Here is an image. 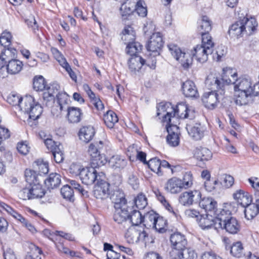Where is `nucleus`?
Masks as SVG:
<instances>
[{"instance_id": "cd10ccee", "label": "nucleus", "mask_w": 259, "mask_h": 259, "mask_svg": "<svg viewBox=\"0 0 259 259\" xmlns=\"http://www.w3.org/2000/svg\"><path fill=\"white\" fill-rule=\"evenodd\" d=\"M187 131L189 135L194 140H201L204 136V130L200 124L196 123L193 126L187 124Z\"/></svg>"}, {"instance_id": "aec40b11", "label": "nucleus", "mask_w": 259, "mask_h": 259, "mask_svg": "<svg viewBox=\"0 0 259 259\" xmlns=\"http://www.w3.org/2000/svg\"><path fill=\"white\" fill-rule=\"evenodd\" d=\"M199 206L208 214H220L217 209V202L211 197L200 198L198 201Z\"/></svg>"}, {"instance_id": "f3484780", "label": "nucleus", "mask_w": 259, "mask_h": 259, "mask_svg": "<svg viewBox=\"0 0 259 259\" xmlns=\"http://www.w3.org/2000/svg\"><path fill=\"white\" fill-rule=\"evenodd\" d=\"M175 122L171 124H167L166 126L168 135L166 137L167 144L171 147H176L180 143V131L179 127L175 124Z\"/></svg>"}, {"instance_id": "393cba45", "label": "nucleus", "mask_w": 259, "mask_h": 259, "mask_svg": "<svg viewBox=\"0 0 259 259\" xmlns=\"http://www.w3.org/2000/svg\"><path fill=\"white\" fill-rule=\"evenodd\" d=\"M183 93L186 97L196 98L199 97V93L195 83L190 80H187L183 83Z\"/></svg>"}, {"instance_id": "f257e3e1", "label": "nucleus", "mask_w": 259, "mask_h": 259, "mask_svg": "<svg viewBox=\"0 0 259 259\" xmlns=\"http://www.w3.org/2000/svg\"><path fill=\"white\" fill-rule=\"evenodd\" d=\"M234 91L235 104L247 105L252 102L253 97L259 96V82L254 84L250 78L240 77L234 82Z\"/></svg>"}, {"instance_id": "13d9d810", "label": "nucleus", "mask_w": 259, "mask_h": 259, "mask_svg": "<svg viewBox=\"0 0 259 259\" xmlns=\"http://www.w3.org/2000/svg\"><path fill=\"white\" fill-rule=\"evenodd\" d=\"M35 163L37 167H34L35 169H38V173L40 175L48 174L49 172V165L48 163L36 161L35 162Z\"/></svg>"}, {"instance_id": "79ce46f5", "label": "nucleus", "mask_w": 259, "mask_h": 259, "mask_svg": "<svg viewBox=\"0 0 259 259\" xmlns=\"http://www.w3.org/2000/svg\"><path fill=\"white\" fill-rule=\"evenodd\" d=\"M244 207L245 217L248 220H252L259 213L257 208L251 203L245 206Z\"/></svg>"}, {"instance_id": "bb28decb", "label": "nucleus", "mask_w": 259, "mask_h": 259, "mask_svg": "<svg viewBox=\"0 0 259 259\" xmlns=\"http://www.w3.org/2000/svg\"><path fill=\"white\" fill-rule=\"evenodd\" d=\"M233 198L237 203L242 207H245L249 204L252 201L251 195L248 192L241 189L237 190L236 192L233 194Z\"/></svg>"}, {"instance_id": "4c0bfd02", "label": "nucleus", "mask_w": 259, "mask_h": 259, "mask_svg": "<svg viewBox=\"0 0 259 259\" xmlns=\"http://www.w3.org/2000/svg\"><path fill=\"white\" fill-rule=\"evenodd\" d=\"M142 49V46L139 42L134 41L127 45L126 48V53L131 57L139 56L138 54L141 52Z\"/></svg>"}, {"instance_id": "09e8293b", "label": "nucleus", "mask_w": 259, "mask_h": 259, "mask_svg": "<svg viewBox=\"0 0 259 259\" xmlns=\"http://www.w3.org/2000/svg\"><path fill=\"white\" fill-rule=\"evenodd\" d=\"M57 97L60 107V110L61 111L65 110L68 106V103L69 101L68 95L65 93H59L58 95H57Z\"/></svg>"}, {"instance_id": "680f3d73", "label": "nucleus", "mask_w": 259, "mask_h": 259, "mask_svg": "<svg viewBox=\"0 0 259 259\" xmlns=\"http://www.w3.org/2000/svg\"><path fill=\"white\" fill-rule=\"evenodd\" d=\"M70 186L76 191H78L82 195H85L87 194V191L84 190L80 185L75 180H70L69 182Z\"/></svg>"}, {"instance_id": "5701e85b", "label": "nucleus", "mask_w": 259, "mask_h": 259, "mask_svg": "<svg viewBox=\"0 0 259 259\" xmlns=\"http://www.w3.org/2000/svg\"><path fill=\"white\" fill-rule=\"evenodd\" d=\"M66 109L67 111L66 117L69 123H77L81 120L83 113L80 108L67 106Z\"/></svg>"}, {"instance_id": "c756f323", "label": "nucleus", "mask_w": 259, "mask_h": 259, "mask_svg": "<svg viewBox=\"0 0 259 259\" xmlns=\"http://www.w3.org/2000/svg\"><path fill=\"white\" fill-rule=\"evenodd\" d=\"M145 63V60L141 56H133L128 60V68L131 72L136 74L140 71Z\"/></svg>"}, {"instance_id": "473e14b6", "label": "nucleus", "mask_w": 259, "mask_h": 259, "mask_svg": "<svg viewBox=\"0 0 259 259\" xmlns=\"http://www.w3.org/2000/svg\"><path fill=\"white\" fill-rule=\"evenodd\" d=\"M108 163L110 167L114 169H120L124 168L127 164V161L123 157L115 155L112 156L108 160Z\"/></svg>"}, {"instance_id": "4468645a", "label": "nucleus", "mask_w": 259, "mask_h": 259, "mask_svg": "<svg viewBox=\"0 0 259 259\" xmlns=\"http://www.w3.org/2000/svg\"><path fill=\"white\" fill-rule=\"evenodd\" d=\"M105 178L100 177L94 187V195L98 199L104 200L109 197L110 194V184L104 180Z\"/></svg>"}, {"instance_id": "c03bdc74", "label": "nucleus", "mask_w": 259, "mask_h": 259, "mask_svg": "<svg viewBox=\"0 0 259 259\" xmlns=\"http://www.w3.org/2000/svg\"><path fill=\"white\" fill-rule=\"evenodd\" d=\"M230 253L235 257H242L244 254L243 247L242 243L240 241L234 243L231 246Z\"/></svg>"}, {"instance_id": "c9c22d12", "label": "nucleus", "mask_w": 259, "mask_h": 259, "mask_svg": "<svg viewBox=\"0 0 259 259\" xmlns=\"http://www.w3.org/2000/svg\"><path fill=\"white\" fill-rule=\"evenodd\" d=\"M211 30V23L209 18L206 16H203L201 18L198 27V30L200 34L209 33Z\"/></svg>"}, {"instance_id": "a878e982", "label": "nucleus", "mask_w": 259, "mask_h": 259, "mask_svg": "<svg viewBox=\"0 0 259 259\" xmlns=\"http://www.w3.org/2000/svg\"><path fill=\"white\" fill-rule=\"evenodd\" d=\"M17 51L16 52V54ZM16 54L13 56V54L11 53L10 55L6 56L8 59L6 62L8 61V63L7 65V69L8 73L11 74H16L18 73L22 69L23 64V63L17 59H11L9 60V56L11 58L15 57Z\"/></svg>"}, {"instance_id": "a18cd8bd", "label": "nucleus", "mask_w": 259, "mask_h": 259, "mask_svg": "<svg viewBox=\"0 0 259 259\" xmlns=\"http://www.w3.org/2000/svg\"><path fill=\"white\" fill-rule=\"evenodd\" d=\"M25 177L26 181L30 186L39 182L36 172L34 170L26 169L25 171Z\"/></svg>"}, {"instance_id": "5fc2aeb1", "label": "nucleus", "mask_w": 259, "mask_h": 259, "mask_svg": "<svg viewBox=\"0 0 259 259\" xmlns=\"http://www.w3.org/2000/svg\"><path fill=\"white\" fill-rule=\"evenodd\" d=\"M46 81L42 76L35 77L33 80V88L36 91H42L46 88Z\"/></svg>"}, {"instance_id": "0e129e2a", "label": "nucleus", "mask_w": 259, "mask_h": 259, "mask_svg": "<svg viewBox=\"0 0 259 259\" xmlns=\"http://www.w3.org/2000/svg\"><path fill=\"white\" fill-rule=\"evenodd\" d=\"M197 254L194 250L185 248L180 259H196Z\"/></svg>"}, {"instance_id": "7c9ffc66", "label": "nucleus", "mask_w": 259, "mask_h": 259, "mask_svg": "<svg viewBox=\"0 0 259 259\" xmlns=\"http://www.w3.org/2000/svg\"><path fill=\"white\" fill-rule=\"evenodd\" d=\"M95 133V130L93 126H86L80 129L78 136L81 141L88 143L93 139Z\"/></svg>"}, {"instance_id": "0eeeda50", "label": "nucleus", "mask_w": 259, "mask_h": 259, "mask_svg": "<svg viewBox=\"0 0 259 259\" xmlns=\"http://www.w3.org/2000/svg\"><path fill=\"white\" fill-rule=\"evenodd\" d=\"M21 110L27 113L29 118L33 120L38 119L43 111L41 106L35 102L34 98L30 95L24 97Z\"/></svg>"}, {"instance_id": "b1692460", "label": "nucleus", "mask_w": 259, "mask_h": 259, "mask_svg": "<svg viewBox=\"0 0 259 259\" xmlns=\"http://www.w3.org/2000/svg\"><path fill=\"white\" fill-rule=\"evenodd\" d=\"M182 180L176 177L169 179L165 183L164 189L171 194H177L184 188Z\"/></svg>"}, {"instance_id": "6e6d98bb", "label": "nucleus", "mask_w": 259, "mask_h": 259, "mask_svg": "<svg viewBox=\"0 0 259 259\" xmlns=\"http://www.w3.org/2000/svg\"><path fill=\"white\" fill-rule=\"evenodd\" d=\"M202 42L201 46L203 47H208L211 49V50L213 51L214 44L212 41V37L209 35V33L204 34H201Z\"/></svg>"}, {"instance_id": "603ef678", "label": "nucleus", "mask_w": 259, "mask_h": 259, "mask_svg": "<svg viewBox=\"0 0 259 259\" xmlns=\"http://www.w3.org/2000/svg\"><path fill=\"white\" fill-rule=\"evenodd\" d=\"M23 98L20 97L18 95L10 94L7 98V102L13 106L18 105L21 109V105L23 102Z\"/></svg>"}, {"instance_id": "20e7f679", "label": "nucleus", "mask_w": 259, "mask_h": 259, "mask_svg": "<svg viewBox=\"0 0 259 259\" xmlns=\"http://www.w3.org/2000/svg\"><path fill=\"white\" fill-rule=\"evenodd\" d=\"M111 199L114 203L115 211L113 214V220L118 224H122L128 221L129 210L133 207L129 206L125 198L123 193L116 192L114 193Z\"/></svg>"}, {"instance_id": "052dcab7", "label": "nucleus", "mask_w": 259, "mask_h": 259, "mask_svg": "<svg viewBox=\"0 0 259 259\" xmlns=\"http://www.w3.org/2000/svg\"><path fill=\"white\" fill-rule=\"evenodd\" d=\"M184 250L185 249L177 248L175 246H172L169 252L170 256L173 259H180Z\"/></svg>"}, {"instance_id": "4be33fe9", "label": "nucleus", "mask_w": 259, "mask_h": 259, "mask_svg": "<svg viewBox=\"0 0 259 259\" xmlns=\"http://www.w3.org/2000/svg\"><path fill=\"white\" fill-rule=\"evenodd\" d=\"M60 85L57 83H53L47 88L43 94L44 103L46 106H49L54 102V97L60 93Z\"/></svg>"}, {"instance_id": "de8ad7c7", "label": "nucleus", "mask_w": 259, "mask_h": 259, "mask_svg": "<svg viewBox=\"0 0 259 259\" xmlns=\"http://www.w3.org/2000/svg\"><path fill=\"white\" fill-rule=\"evenodd\" d=\"M31 250L25 256V259H41L39 256L42 254L41 249L34 244H31L30 246Z\"/></svg>"}, {"instance_id": "c85d7f7f", "label": "nucleus", "mask_w": 259, "mask_h": 259, "mask_svg": "<svg viewBox=\"0 0 259 259\" xmlns=\"http://www.w3.org/2000/svg\"><path fill=\"white\" fill-rule=\"evenodd\" d=\"M170 241L172 246L177 248L185 249L187 241L185 236L179 232L174 233L170 237Z\"/></svg>"}, {"instance_id": "774afa93", "label": "nucleus", "mask_w": 259, "mask_h": 259, "mask_svg": "<svg viewBox=\"0 0 259 259\" xmlns=\"http://www.w3.org/2000/svg\"><path fill=\"white\" fill-rule=\"evenodd\" d=\"M218 184V180H208L205 181L204 183V185L205 189L208 192H211L215 188V185Z\"/></svg>"}, {"instance_id": "f8f14e48", "label": "nucleus", "mask_w": 259, "mask_h": 259, "mask_svg": "<svg viewBox=\"0 0 259 259\" xmlns=\"http://www.w3.org/2000/svg\"><path fill=\"white\" fill-rule=\"evenodd\" d=\"M207 87L211 90V91L205 92L202 97V101L205 107L209 109L215 108L219 102V94L222 95L224 94H221V90H212L210 87Z\"/></svg>"}, {"instance_id": "bf43d9fd", "label": "nucleus", "mask_w": 259, "mask_h": 259, "mask_svg": "<svg viewBox=\"0 0 259 259\" xmlns=\"http://www.w3.org/2000/svg\"><path fill=\"white\" fill-rule=\"evenodd\" d=\"M182 181L184 188L187 189L190 187L193 184V177L191 172L190 171L186 172Z\"/></svg>"}, {"instance_id": "f704fd0d", "label": "nucleus", "mask_w": 259, "mask_h": 259, "mask_svg": "<svg viewBox=\"0 0 259 259\" xmlns=\"http://www.w3.org/2000/svg\"><path fill=\"white\" fill-rule=\"evenodd\" d=\"M61 183V176L57 173L51 174L48 178L45 181V184L49 189H53L58 187Z\"/></svg>"}, {"instance_id": "37998d69", "label": "nucleus", "mask_w": 259, "mask_h": 259, "mask_svg": "<svg viewBox=\"0 0 259 259\" xmlns=\"http://www.w3.org/2000/svg\"><path fill=\"white\" fill-rule=\"evenodd\" d=\"M152 228H154L157 232L162 233L167 230V221L163 217H157Z\"/></svg>"}, {"instance_id": "7ed1b4c3", "label": "nucleus", "mask_w": 259, "mask_h": 259, "mask_svg": "<svg viewBox=\"0 0 259 259\" xmlns=\"http://www.w3.org/2000/svg\"><path fill=\"white\" fill-rule=\"evenodd\" d=\"M223 74L221 78H218L213 75H209L206 78L205 84L212 90L221 89V94L224 93L225 85L231 83L234 84V82L238 78L237 72L232 68L226 67L223 69Z\"/></svg>"}, {"instance_id": "9d476101", "label": "nucleus", "mask_w": 259, "mask_h": 259, "mask_svg": "<svg viewBox=\"0 0 259 259\" xmlns=\"http://www.w3.org/2000/svg\"><path fill=\"white\" fill-rule=\"evenodd\" d=\"M100 166H93L90 167L83 168L80 174V179L82 182L87 185L93 184L96 181L97 183L100 180V177L105 178V174L101 172H98L96 168Z\"/></svg>"}, {"instance_id": "9b49d317", "label": "nucleus", "mask_w": 259, "mask_h": 259, "mask_svg": "<svg viewBox=\"0 0 259 259\" xmlns=\"http://www.w3.org/2000/svg\"><path fill=\"white\" fill-rule=\"evenodd\" d=\"M167 47L172 56L180 62L184 68H188L192 64L193 58L190 54L183 52L179 47L174 44H169Z\"/></svg>"}, {"instance_id": "58836bf2", "label": "nucleus", "mask_w": 259, "mask_h": 259, "mask_svg": "<svg viewBox=\"0 0 259 259\" xmlns=\"http://www.w3.org/2000/svg\"><path fill=\"white\" fill-rule=\"evenodd\" d=\"M127 4L123 3L120 8V13L123 19H126L135 11V1L131 6H128Z\"/></svg>"}, {"instance_id": "412c9836", "label": "nucleus", "mask_w": 259, "mask_h": 259, "mask_svg": "<svg viewBox=\"0 0 259 259\" xmlns=\"http://www.w3.org/2000/svg\"><path fill=\"white\" fill-rule=\"evenodd\" d=\"M163 45L162 35L160 32L153 33L146 46L149 51L158 52Z\"/></svg>"}, {"instance_id": "8fccbe9b", "label": "nucleus", "mask_w": 259, "mask_h": 259, "mask_svg": "<svg viewBox=\"0 0 259 259\" xmlns=\"http://www.w3.org/2000/svg\"><path fill=\"white\" fill-rule=\"evenodd\" d=\"M136 206L141 209H144L147 205V199L146 196L143 193L139 194L134 199Z\"/></svg>"}, {"instance_id": "72a5a7b5", "label": "nucleus", "mask_w": 259, "mask_h": 259, "mask_svg": "<svg viewBox=\"0 0 259 259\" xmlns=\"http://www.w3.org/2000/svg\"><path fill=\"white\" fill-rule=\"evenodd\" d=\"M129 206L132 205L133 209L129 210V217L128 218V222L131 223L133 226L138 227V225L143 222V217L141 213L139 211L134 209L133 203H128Z\"/></svg>"}, {"instance_id": "2f4dec72", "label": "nucleus", "mask_w": 259, "mask_h": 259, "mask_svg": "<svg viewBox=\"0 0 259 259\" xmlns=\"http://www.w3.org/2000/svg\"><path fill=\"white\" fill-rule=\"evenodd\" d=\"M194 156L199 161H207L211 159L212 153L207 148L200 147L195 149L194 152Z\"/></svg>"}, {"instance_id": "864d4df0", "label": "nucleus", "mask_w": 259, "mask_h": 259, "mask_svg": "<svg viewBox=\"0 0 259 259\" xmlns=\"http://www.w3.org/2000/svg\"><path fill=\"white\" fill-rule=\"evenodd\" d=\"M135 10L138 15L140 17H144L147 16V7L145 2L143 1L139 0L138 1Z\"/></svg>"}, {"instance_id": "e2e57ef3", "label": "nucleus", "mask_w": 259, "mask_h": 259, "mask_svg": "<svg viewBox=\"0 0 259 259\" xmlns=\"http://www.w3.org/2000/svg\"><path fill=\"white\" fill-rule=\"evenodd\" d=\"M83 167L80 164L72 163L69 167V171L74 176H79L80 177V174Z\"/></svg>"}, {"instance_id": "3c124183", "label": "nucleus", "mask_w": 259, "mask_h": 259, "mask_svg": "<svg viewBox=\"0 0 259 259\" xmlns=\"http://www.w3.org/2000/svg\"><path fill=\"white\" fill-rule=\"evenodd\" d=\"M16 52V50L12 48H8L7 49H5L4 52H3L0 54V69L2 68L6 64V61L8 59L6 56L10 55L11 53H13V56H14Z\"/></svg>"}, {"instance_id": "6e6552de", "label": "nucleus", "mask_w": 259, "mask_h": 259, "mask_svg": "<svg viewBox=\"0 0 259 259\" xmlns=\"http://www.w3.org/2000/svg\"><path fill=\"white\" fill-rule=\"evenodd\" d=\"M225 211L223 209L220 211V214L206 213L201 216L199 222V226L202 229H208L212 227L218 229L222 227V219Z\"/></svg>"}, {"instance_id": "e433bc0d", "label": "nucleus", "mask_w": 259, "mask_h": 259, "mask_svg": "<svg viewBox=\"0 0 259 259\" xmlns=\"http://www.w3.org/2000/svg\"><path fill=\"white\" fill-rule=\"evenodd\" d=\"M103 120L106 125L108 128H112L115 123L118 122V118L115 113L109 110L104 115Z\"/></svg>"}, {"instance_id": "4d7b16f0", "label": "nucleus", "mask_w": 259, "mask_h": 259, "mask_svg": "<svg viewBox=\"0 0 259 259\" xmlns=\"http://www.w3.org/2000/svg\"><path fill=\"white\" fill-rule=\"evenodd\" d=\"M12 37L10 32L4 31L0 36V44L5 48L9 47L11 45Z\"/></svg>"}, {"instance_id": "49530a36", "label": "nucleus", "mask_w": 259, "mask_h": 259, "mask_svg": "<svg viewBox=\"0 0 259 259\" xmlns=\"http://www.w3.org/2000/svg\"><path fill=\"white\" fill-rule=\"evenodd\" d=\"M61 193L64 199L70 201H73L74 199L73 190L69 185H64L61 188Z\"/></svg>"}, {"instance_id": "f03ea898", "label": "nucleus", "mask_w": 259, "mask_h": 259, "mask_svg": "<svg viewBox=\"0 0 259 259\" xmlns=\"http://www.w3.org/2000/svg\"><path fill=\"white\" fill-rule=\"evenodd\" d=\"M158 116L162 113L166 112L163 117V121L167 124L175 122L178 117L181 119H189L193 120L195 118L196 113L192 107L189 106L185 103H180L174 107L169 102L159 103L157 106Z\"/></svg>"}, {"instance_id": "423d86ee", "label": "nucleus", "mask_w": 259, "mask_h": 259, "mask_svg": "<svg viewBox=\"0 0 259 259\" xmlns=\"http://www.w3.org/2000/svg\"><path fill=\"white\" fill-rule=\"evenodd\" d=\"M105 144L103 141H96L91 143L88 152L91 157V165L101 166L105 165L107 159L104 154L101 153Z\"/></svg>"}, {"instance_id": "ea45409f", "label": "nucleus", "mask_w": 259, "mask_h": 259, "mask_svg": "<svg viewBox=\"0 0 259 259\" xmlns=\"http://www.w3.org/2000/svg\"><path fill=\"white\" fill-rule=\"evenodd\" d=\"M157 217V214L154 213L153 211L148 212L143 217L142 223L147 228H153Z\"/></svg>"}, {"instance_id": "338daca9", "label": "nucleus", "mask_w": 259, "mask_h": 259, "mask_svg": "<svg viewBox=\"0 0 259 259\" xmlns=\"http://www.w3.org/2000/svg\"><path fill=\"white\" fill-rule=\"evenodd\" d=\"M56 240L58 242H56L55 241L54 242L58 250L61 252L64 253L65 254H68L69 252V249L67 247H66L64 246L63 244V242H62V239L56 238Z\"/></svg>"}, {"instance_id": "a19ab883", "label": "nucleus", "mask_w": 259, "mask_h": 259, "mask_svg": "<svg viewBox=\"0 0 259 259\" xmlns=\"http://www.w3.org/2000/svg\"><path fill=\"white\" fill-rule=\"evenodd\" d=\"M149 168L158 176H161L162 172L160 169V160L154 157L150 159L147 163Z\"/></svg>"}, {"instance_id": "2eb2a0df", "label": "nucleus", "mask_w": 259, "mask_h": 259, "mask_svg": "<svg viewBox=\"0 0 259 259\" xmlns=\"http://www.w3.org/2000/svg\"><path fill=\"white\" fill-rule=\"evenodd\" d=\"M44 143L47 148L51 151L54 161L57 163L62 162L64 160V154L62 145L49 138L46 139Z\"/></svg>"}, {"instance_id": "a211bd4d", "label": "nucleus", "mask_w": 259, "mask_h": 259, "mask_svg": "<svg viewBox=\"0 0 259 259\" xmlns=\"http://www.w3.org/2000/svg\"><path fill=\"white\" fill-rule=\"evenodd\" d=\"M222 229H225L227 232L230 234H236L241 229V225L239 221L234 217H227L224 218L222 221Z\"/></svg>"}, {"instance_id": "dca6fc26", "label": "nucleus", "mask_w": 259, "mask_h": 259, "mask_svg": "<svg viewBox=\"0 0 259 259\" xmlns=\"http://www.w3.org/2000/svg\"><path fill=\"white\" fill-rule=\"evenodd\" d=\"M201 193L197 190L187 191L182 193L179 196V202L184 206H190L197 203L200 200Z\"/></svg>"}, {"instance_id": "ddd939ff", "label": "nucleus", "mask_w": 259, "mask_h": 259, "mask_svg": "<svg viewBox=\"0 0 259 259\" xmlns=\"http://www.w3.org/2000/svg\"><path fill=\"white\" fill-rule=\"evenodd\" d=\"M45 193L44 189L39 182L23 189L20 192V195L24 199H28L42 198Z\"/></svg>"}, {"instance_id": "39448f33", "label": "nucleus", "mask_w": 259, "mask_h": 259, "mask_svg": "<svg viewBox=\"0 0 259 259\" xmlns=\"http://www.w3.org/2000/svg\"><path fill=\"white\" fill-rule=\"evenodd\" d=\"M257 26L254 18L248 19L246 17L239 20L233 23L229 28L228 33L231 37L241 36L244 33L251 35Z\"/></svg>"}, {"instance_id": "69168bd1", "label": "nucleus", "mask_w": 259, "mask_h": 259, "mask_svg": "<svg viewBox=\"0 0 259 259\" xmlns=\"http://www.w3.org/2000/svg\"><path fill=\"white\" fill-rule=\"evenodd\" d=\"M17 148L20 153L26 155L29 152L30 147L28 146L26 142H22L18 144Z\"/></svg>"}, {"instance_id": "6ab92c4d", "label": "nucleus", "mask_w": 259, "mask_h": 259, "mask_svg": "<svg viewBox=\"0 0 259 259\" xmlns=\"http://www.w3.org/2000/svg\"><path fill=\"white\" fill-rule=\"evenodd\" d=\"M213 51L208 47H203L201 45H197L192 51L193 58L201 63L205 62L208 60V56L212 53Z\"/></svg>"}, {"instance_id": "1a4fd4ad", "label": "nucleus", "mask_w": 259, "mask_h": 259, "mask_svg": "<svg viewBox=\"0 0 259 259\" xmlns=\"http://www.w3.org/2000/svg\"><path fill=\"white\" fill-rule=\"evenodd\" d=\"M124 236L127 242L130 244H134L140 241L146 243L148 238V234L143 228L140 226L129 228Z\"/></svg>"}]
</instances>
